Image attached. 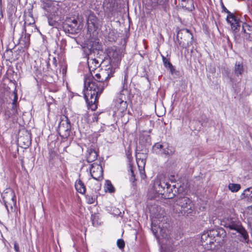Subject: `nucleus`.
<instances>
[{"label":"nucleus","instance_id":"cd10ccee","mask_svg":"<svg viewBox=\"0 0 252 252\" xmlns=\"http://www.w3.org/2000/svg\"><path fill=\"white\" fill-rule=\"evenodd\" d=\"M175 195V193L173 192L171 186L169 183H167V186L165 187V194L163 195V197L172 198Z\"/></svg>","mask_w":252,"mask_h":252},{"label":"nucleus","instance_id":"2eb2a0df","mask_svg":"<svg viewBox=\"0 0 252 252\" xmlns=\"http://www.w3.org/2000/svg\"><path fill=\"white\" fill-rule=\"evenodd\" d=\"M31 138L29 133L26 132V134L24 136H20L18 139V141L21 145H22L24 148H26L30 146L31 144Z\"/></svg>","mask_w":252,"mask_h":252},{"label":"nucleus","instance_id":"4be33fe9","mask_svg":"<svg viewBox=\"0 0 252 252\" xmlns=\"http://www.w3.org/2000/svg\"><path fill=\"white\" fill-rule=\"evenodd\" d=\"M241 199L252 202V188L245 189L240 196Z\"/></svg>","mask_w":252,"mask_h":252},{"label":"nucleus","instance_id":"f3484780","mask_svg":"<svg viewBox=\"0 0 252 252\" xmlns=\"http://www.w3.org/2000/svg\"><path fill=\"white\" fill-rule=\"evenodd\" d=\"M103 8L107 12H113L116 8L115 0H105L103 2Z\"/></svg>","mask_w":252,"mask_h":252},{"label":"nucleus","instance_id":"6ab92c4d","mask_svg":"<svg viewBox=\"0 0 252 252\" xmlns=\"http://www.w3.org/2000/svg\"><path fill=\"white\" fill-rule=\"evenodd\" d=\"M115 107L120 113H123L126 111L127 107V103L126 101H123L117 99L115 102Z\"/></svg>","mask_w":252,"mask_h":252},{"label":"nucleus","instance_id":"f704fd0d","mask_svg":"<svg viewBox=\"0 0 252 252\" xmlns=\"http://www.w3.org/2000/svg\"><path fill=\"white\" fill-rule=\"evenodd\" d=\"M202 242H206V244H209V241L210 240L209 231L204 232L201 237Z\"/></svg>","mask_w":252,"mask_h":252},{"label":"nucleus","instance_id":"4468645a","mask_svg":"<svg viewBox=\"0 0 252 252\" xmlns=\"http://www.w3.org/2000/svg\"><path fill=\"white\" fill-rule=\"evenodd\" d=\"M242 30L244 33V38L248 40H252V25H250L246 23H243Z\"/></svg>","mask_w":252,"mask_h":252},{"label":"nucleus","instance_id":"f257e3e1","mask_svg":"<svg viewBox=\"0 0 252 252\" xmlns=\"http://www.w3.org/2000/svg\"><path fill=\"white\" fill-rule=\"evenodd\" d=\"M115 72V69L106 66V68L95 74L94 76L92 73L85 78L84 97L92 110L97 108L98 96L108 85V80L113 76Z\"/></svg>","mask_w":252,"mask_h":252},{"label":"nucleus","instance_id":"49530a36","mask_svg":"<svg viewBox=\"0 0 252 252\" xmlns=\"http://www.w3.org/2000/svg\"><path fill=\"white\" fill-rule=\"evenodd\" d=\"M14 250H15V251L16 252H19V245L17 243H14Z\"/></svg>","mask_w":252,"mask_h":252},{"label":"nucleus","instance_id":"423d86ee","mask_svg":"<svg viewBox=\"0 0 252 252\" xmlns=\"http://www.w3.org/2000/svg\"><path fill=\"white\" fill-rule=\"evenodd\" d=\"M71 131V125L68 119L63 116L61 118V121L59 124L58 132L62 138L66 139L69 135Z\"/></svg>","mask_w":252,"mask_h":252},{"label":"nucleus","instance_id":"1a4fd4ad","mask_svg":"<svg viewBox=\"0 0 252 252\" xmlns=\"http://www.w3.org/2000/svg\"><path fill=\"white\" fill-rule=\"evenodd\" d=\"M90 172L93 178L99 181L103 178V169L101 165L96 162L91 164Z\"/></svg>","mask_w":252,"mask_h":252},{"label":"nucleus","instance_id":"a18cd8bd","mask_svg":"<svg viewBox=\"0 0 252 252\" xmlns=\"http://www.w3.org/2000/svg\"><path fill=\"white\" fill-rule=\"evenodd\" d=\"M127 77H128V75H127V74H126L125 75L124 81L123 83V87H124V85H125V87H127Z\"/></svg>","mask_w":252,"mask_h":252},{"label":"nucleus","instance_id":"c85d7f7f","mask_svg":"<svg viewBox=\"0 0 252 252\" xmlns=\"http://www.w3.org/2000/svg\"><path fill=\"white\" fill-rule=\"evenodd\" d=\"M238 243L232 242L229 246H227L224 250L221 252H238Z\"/></svg>","mask_w":252,"mask_h":252},{"label":"nucleus","instance_id":"09e8293b","mask_svg":"<svg viewBox=\"0 0 252 252\" xmlns=\"http://www.w3.org/2000/svg\"><path fill=\"white\" fill-rule=\"evenodd\" d=\"M115 34V32L114 31H111L110 32L109 34V37H111V36H113V35H114Z\"/></svg>","mask_w":252,"mask_h":252},{"label":"nucleus","instance_id":"58836bf2","mask_svg":"<svg viewBox=\"0 0 252 252\" xmlns=\"http://www.w3.org/2000/svg\"><path fill=\"white\" fill-rule=\"evenodd\" d=\"M129 168L130 169V181L133 183L134 182V181L135 180V175L134 173V170L133 169L132 165L131 164H129Z\"/></svg>","mask_w":252,"mask_h":252},{"label":"nucleus","instance_id":"a19ab883","mask_svg":"<svg viewBox=\"0 0 252 252\" xmlns=\"http://www.w3.org/2000/svg\"><path fill=\"white\" fill-rule=\"evenodd\" d=\"M15 115V114H12V111H11V110H6L4 112L5 118L6 119H9Z\"/></svg>","mask_w":252,"mask_h":252},{"label":"nucleus","instance_id":"e433bc0d","mask_svg":"<svg viewBox=\"0 0 252 252\" xmlns=\"http://www.w3.org/2000/svg\"><path fill=\"white\" fill-rule=\"evenodd\" d=\"M16 204H12L10 201L6 203H4V206L7 210L8 213H9L10 211L12 212L13 211V207Z\"/></svg>","mask_w":252,"mask_h":252},{"label":"nucleus","instance_id":"864d4df0","mask_svg":"<svg viewBox=\"0 0 252 252\" xmlns=\"http://www.w3.org/2000/svg\"><path fill=\"white\" fill-rule=\"evenodd\" d=\"M171 187H172V188H173L174 189H175L176 188V186L173 185Z\"/></svg>","mask_w":252,"mask_h":252},{"label":"nucleus","instance_id":"5701e85b","mask_svg":"<svg viewBox=\"0 0 252 252\" xmlns=\"http://www.w3.org/2000/svg\"><path fill=\"white\" fill-rule=\"evenodd\" d=\"M168 0H149V3L153 8H156L158 6L163 8L165 6Z\"/></svg>","mask_w":252,"mask_h":252},{"label":"nucleus","instance_id":"473e14b6","mask_svg":"<svg viewBox=\"0 0 252 252\" xmlns=\"http://www.w3.org/2000/svg\"><path fill=\"white\" fill-rule=\"evenodd\" d=\"M34 19L31 13H29L28 15L26 16L25 20V26L26 25H31L34 24Z\"/></svg>","mask_w":252,"mask_h":252},{"label":"nucleus","instance_id":"bb28decb","mask_svg":"<svg viewBox=\"0 0 252 252\" xmlns=\"http://www.w3.org/2000/svg\"><path fill=\"white\" fill-rule=\"evenodd\" d=\"M235 75L238 76L242 75L244 72V66L242 63L236 62L234 67Z\"/></svg>","mask_w":252,"mask_h":252},{"label":"nucleus","instance_id":"2f4dec72","mask_svg":"<svg viewBox=\"0 0 252 252\" xmlns=\"http://www.w3.org/2000/svg\"><path fill=\"white\" fill-rule=\"evenodd\" d=\"M13 95H14V98L13 99L12 103L11 104L10 110L12 111V114H16L17 113L16 103L18 97L17 95L15 94H13Z\"/></svg>","mask_w":252,"mask_h":252},{"label":"nucleus","instance_id":"5fc2aeb1","mask_svg":"<svg viewBox=\"0 0 252 252\" xmlns=\"http://www.w3.org/2000/svg\"><path fill=\"white\" fill-rule=\"evenodd\" d=\"M24 30L25 32L26 31V30L25 29V27H24Z\"/></svg>","mask_w":252,"mask_h":252},{"label":"nucleus","instance_id":"72a5a7b5","mask_svg":"<svg viewBox=\"0 0 252 252\" xmlns=\"http://www.w3.org/2000/svg\"><path fill=\"white\" fill-rule=\"evenodd\" d=\"M228 189L233 192H237L241 189V185L238 184L230 183L228 185Z\"/></svg>","mask_w":252,"mask_h":252},{"label":"nucleus","instance_id":"412c9836","mask_svg":"<svg viewBox=\"0 0 252 252\" xmlns=\"http://www.w3.org/2000/svg\"><path fill=\"white\" fill-rule=\"evenodd\" d=\"M66 25L70 28V30L71 31L70 32L71 33L76 32L79 30V26L78 24V21L75 19L73 20H69L67 22Z\"/></svg>","mask_w":252,"mask_h":252},{"label":"nucleus","instance_id":"c03bdc74","mask_svg":"<svg viewBox=\"0 0 252 252\" xmlns=\"http://www.w3.org/2000/svg\"><path fill=\"white\" fill-rule=\"evenodd\" d=\"M221 6L222 9V11L225 12L227 13L228 15H229L230 13H231L224 5L222 1L220 2Z\"/></svg>","mask_w":252,"mask_h":252},{"label":"nucleus","instance_id":"6e6552de","mask_svg":"<svg viewBox=\"0 0 252 252\" xmlns=\"http://www.w3.org/2000/svg\"><path fill=\"white\" fill-rule=\"evenodd\" d=\"M177 37L180 38V42H183V44H186L188 46L192 44L193 35L190 31L187 29L179 30L177 32Z\"/></svg>","mask_w":252,"mask_h":252},{"label":"nucleus","instance_id":"de8ad7c7","mask_svg":"<svg viewBox=\"0 0 252 252\" xmlns=\"http://www.w3.org/2000/svg\"><path fill=\"white\" fill-rule=\"evenodd\" d=\"M154 147L157 149H161L163 147V146L159 143H157L155 145Z\"/></svg>","mask_w":252,"mask_h":252},{"label":"nucleus","instance_id":"c9c22d12","mask_svg":"<svg viewBox=\"0 0 252 252\" xmlns=\"http://www.w3.org/2000/svg\"><path fill=\"white\" fill-rule=\"evenodd\" d=\"M174 150L171 147H168L163 150V153L166 156H171L174 153Z\"/></svg>","mask_w":252,"mask_h":252},{"label":"nucleus","instance_id":"a878e982","mask_svg":"<svg viewBox=\"0 0 252 252\" xmlns=\"http://www.w3.org/2000/svg\"><path fill=\"white\" fill-rule=\"evenodd\" d=\"M53 16H47L48 17L49 25L51 26L56 27L58 26V21L59 20L60 17L58 14H54Z\"/></svg>","mask_w":252,"mask_h":252},{"label":"nucleus","instance_id":"79ce46f5","mask_svg":"<svg viewBox=\"0 0 252 252\" xmlns=\"http://www.w3.org/2000/svg\"><path fill=\"white\" fill-rule=\"evenodd\" d=\"M86 199L87 202L90 204L94 203L95 201V198L91 195H87Z\"/></svg>","mask_w":252,"mask_h":252},{"label":"nucleus","instance_id":"9d476101","mask_svg":"<svg viewBox=\"0 0 252 252\" xmlns=\"http://www.w3.org/2000/svg\"><path fill=\"white\" fill-rule=\"evenodd\" d=\"M166 186H167V182L156 180L154 181L153 189L157 194H160L163 197L165 194Z\"/></svg>","mask_w":252,"mask_h":252},{"label":"nucleus","instance_id":"39448f33","mask_svg":"<svg viewBox=\"0 0 252 252\" xmlns=\"http://www.w3.org/2000/svg\"><path fill=\"white\" fill-rule=\"evenodd\" d=\"M108 56L110 64L107 66H111V68H114L115 70L120 64L122 57V52L120 49L116 48H112L109 50Z\"/></svg>","mask_w":252,"mask_h":252},{"label":"nucleus","instance_id":"7c9ffc66","mask_svg":"<svg viewBox=\"0 0 252 252\" xmlns=\"http://www.w3.org/2000/svg\"><path fill=\"white\" fill-rule=\"evenodd\" d=\"M104 190L106 192L112 193L115 191V188L109 180H106L104 185Z\"/></svg>","mask_w":252,"mask_h":252},{"label":"nucleus","instance_id":"ddd939ff","mask_svg":"<svg viewBox=\"0 0 252 252\" xmlns=\"http://www.w3.org/2000/svg\"><path fill=\"white\" fill-rule=\"evenodd\" d=\"M42 7L46 12L45 13L46 16H53L54 14H57L56 12L57 8L53 5L51 1L44 2Z\"/></svg>","mask_w":252,"mask_h":252},{"label":"nucleus","instance_id":"8fccbe9b","mask_svg":"<svg viewBox=\"0 0 252 252\" xmlns=\"http://www.w3.org/2000/svg\"><path fill=\"white\" fill-rule=\"evenodd\" d=\"M109 38L110 41H114L116 39V36H114V37H111Z\"/></svg>","mask_w":252,"mask_h":252},{"label":"nucleus","instance_id":"3c124183","mask_svg":"<svg viewBox=\"0 0 252 252\" xmlns=\"http://www.w3.org/2000/svg\"><path fill=\"white\" fill-rule=\"evenodd\" d=\"M96 186H97V189H97V190H98V189H99L100 188V186H99V184H98V183H97V184H96Z\"/></svg>","mask_w":252,"mask_h":252},{"label":"nucleus","instance_id":"dca6fc26","mask_svg":"<svg viewBox=\"0 0 252 252\" xmlns=\"http://www.w3.org/2000/svg\"><path fill=\"white\" fill-rule=\"evenodd\" d=\"M98 155L96 151L94 149L90 148L87 151L86 158L88 162H92L95 160Z\"/></svg>","mask_w":252,"mask_h":252},{"label":"nucleus","instance_id":"9b49d317","mask_svg":"<svg viewBox=\"0 0 252 252\" xmlns=\"http://www.w3.org/2000/svg\"><path fill=\"white\" fill-rule=\"evenodd\" d=\"M1 197L4 203H6L9 202V201H10L12 204H16V203L15 193L11 190H9L3 192L1 194Z\"/></svg>","mask_w":252,"mask_h":252},{"label":"nucleus","instance_id":"f8f14e48","mask_svg":"<svg viewBox=\"0 0 252 252\" xmlns=\"http://www.w3.org/2000/svg\"><path fill=\"white\" fill-rule=\"evenodd\" d=\"M226 20L231 25V29L234 32H236L238 28L240 27L239 20L232 13L227 15Z\"/></svg>","mask_w":252,"mask_h":252},{"label":"nucleus","instance_id":"a211bd4d","mask_svg":"<svg viewBox=\"0 0 252 252\" xmlns=\"http://www.w3.org/2000/svg\"><path fill=\"white\" fill-rule=\"evenodd\" d=\"M129 91L127 90V87H125V86L124 85V87H123V89L119 93L118 98L117 99L127 102V100L129 98Z\"/></svg>","mask_w":252,"mask_h":252},{"label":"nucleus","instance_id":"0eeeda50","mask_svg":"<svg viewBox=\"0 0 252 252\" xmlns=\"http://www.w3.org/2000/svg\"><path fill=\"white\" fill-rule=\"evenodd\" d=\"M210 240L209 241V244H213L214 241L218 243L223 241L226 236L225 230L222 228H218L209 230Z\"/></svg>","mask_w":252,"mask_h":252},{"label":"nucleus","instance_id":"aec40b11","mask_svg":"<svg viewBox=\"0 0 252 252\" xmlns=\"http://www.w3.org/2000/svg\"><path fill=\"white\" fill-rule=\"evenodd\" d=\"M97 18L94 14H90L88 18V31L91 32L93 30H95V24Z\"/></svg>","mask_w":252,"mask_h":252},{"label":"nucleus","instance_id":"37998d69","mask_svg":"<svg viewBox=\"0 0 252 252\" xmlns=\"http://www.w3.org/2000/svg\"><path fill=\"white\" fill-rule=\"evenodd\" d=\"M159 229L160 230L159 233L161 235V236L163 238H167V234L166 233H165L166 230L164 229H162L160 227H159Z\"/></svg>","mask_w":252,"mask_h":252},{"label":"nucleus","instance_id":"393cba45","mask_svg":"<svg viewBox=\"0 0 252 252\" xmlns=\"http://www.w3.org/2000/svg\"><path fill=\"white\" fill-rule=\"evenodd\" d=\"M75 187L76 190L81 193L84 194L86 192V187L82 181L79 179L76 181Z\"/></svg>","mask_w":252,"mask_h":252},{"label":"nucleus","instance_id":"b1692460","mask_svg":"<svg viewBox=\"0 0 252 252\" xmlns=\"http://www.w3.org/2000/svg\"><path fill=\"white\" fill-rule=\"evenodd\" d=\"M181 5L185 9L192 11L194 9V5L192 0H182Z\"/></svg>","mask_w":252,"mask_h":252},{"label":"nucleus","instance_id":"f03ea898","mask_svg":"<svg viewBox=\"0 0 252 252\" xmlns=\"http://www.w3.org/2000/svg\"><path fill=\"white\" fill-rule=\"evenodd\" d=\"M221 224L226 228L229 233H238L243 238V241L246 242L248 240L249 235L247 231L243 226L239 219L235 215L223 218L221 221Z\"/></svg>","mask_w":252,"mask_h":252},{"label":"nucleus","instance_id":"603ef678","mask_svg":"<svg viewBox=\"0 0 252 252\" xmlns=\"http://www.w3.org/2000/svg\"><path fill=\"white\" fill-rule=\"evenodd\" d=\"M153 232H154V234H155V235L157 237V234H156V233H157V232H155L154 230H153Z\"/></svg>","mask_w":252,"mask_h":252},{"label":"nucleus","instance_id":"7ed1b4c3","mask_svg":"<svg viewBox=\"0 0 252 252\" xmlns=\"http://www.w3.org/2000/svg\"><path fill=\"white\" fill-rule=\"evenodd\" d=\"M100 49V45L97 41H91L88 46L85 48L84 52L87 56L88 65L91 74L92 71L94 73V70L99 67L103 61L101 59H96L94 58V54L98 52V50Z\"/></svg>","mask_w":252,"mask_h":252},{"label":"nucleus","instance_id":"20e7f679","mask_svg":"<svg viewBox=\"0 0 252 252\" xmlns=\"http://www.w3.org/2000/svg\"><path fill=\"white\" fill-rule=\"evenodd\" d=\"M175 205L181 207L180 212L184 215H188L194 210V205L191 200L188 197H179L176 201Z\"/></svg>","mask_w":252,"mask_h":252},{"label":"nucleus","instance_id":"ea45409f","mask_svg":"<svg viewBox=\"0 0 252 252\" xmlns=\"http://www.w3.org/2000/svg\"><path fill=\"white\" fill-rule=\"evenodd\" d=\"M117 245L120 249H123L125 246V242L123 239H118Z\"/></svg>","mask_w":252,"mask_h":252},{"label":"nucleus","instance_id":"4c0bfd02","mask_svg":"<svg viewBox=\"0 0 252 252\" xmlns=\"http://www.w3.org/2000/svg\"><path fill=\"white\" fill-rule=\"evenodd\" d=\"M161 57H162V61H163L164 66L166 67H168V68L171 67L172 65V64L170 62L169 60L162 55H161Z\"/></svg>","mask_w":252,"mask_h":252},{"label":"nucleus","instance_id":"c756f323","mask_svg":"<svg viewBox=\"0 0 252 252\" xmlns=\"http://www.w3.org/2000/svg\"><path fill=\"white\" fill-rule=\"evenodd\" d=\"M143 157H145V156L141 154L136 155V161L139 168L143 167L146 163V160Z\"/></svg>","mask_w":252,"mask_h":252}]
</instances>
